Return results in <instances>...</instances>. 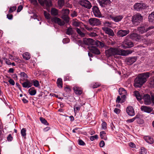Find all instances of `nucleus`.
<instances>
[{
    "label": "nucleus",
    "mask_w": 154,
    "mask_h": 154,
    "mask_svg": "<svg viewBox=\"0 0 154 154\" xmlns=\"http://www.w3.org/2000/svg\"><path fill=\"white\" fill-rule=\"evenodd\" d=\"M79 144L80 145L84 146L85 145L84 142L81 139L78 140Z\"/></svg>",
    "instance_id": "nucleus-50"
},
{
    "label": "nucleus",
    "mask_w": 154,
    "mask_h": 154,
    "mask_svg": "<svg viewBox=\"0 0 154 154\" xmlns=\"http://www.w3.org/2000/svg\"><path fill=\"white\" fill-rule=\"evenodd\" d=\"M51 13L52 16H57L59 14V10L55 8H52L51 9Z\"/></svg>",
    "instance_id": "nucleus-24"
},
{
    "label": "nucleus",
    "mask_w": 154,
    "mask_h": 154,
    "mask_svg": "<svg viewBox=\"0 0 154 154\" xmlns=\"http://www.w3.org/2000/svg\"><path fill=\"white\" fill-rule=\"evenodd\" d=\"M20 75L21 77H23L26 79L27 78V75L24 72H21L20 73Z\"/></svg>",
    "instance_id": "nucleus-49"
},
{
    "label": "nucleus",
    "mask_w": 154,
    "mask_h": 154,
    "mask_svg": "<svg viewBox=\"0 0 154 154\" xmlns=\"http://www.w3.org/2000/svg\"><path fill=\"white\" fill-rule=\"evenodd\" d=\"M135 96L138 100H140L142 98L138 91H135Z\"/></svg>",
    "instance_id": "nucleus-40"
},
{
    "label": "nucleus",
    "mask_w": 154,
    "mask_h": 154,
    "mask_svg": "<svg viewBox=\"0 0 154 154\" xmlns=\"http://www.w3.org/2000/svg\"><path fill=\"white\" fill-rule=\"evenodd\" d=\"M71 15L72 17H74L77 16V13L75 11H74L71 13Z\"/></svg>",
    "instance_id": "nucleus-54"
},
{
    "label": "nucleus",
    "mask_w": 154,
    "mask_h": 154,
    "mask_svg": "<svg viewBox=\"0 0 154 154\" xmlns=\"http://www.w3.org/2000/svg\"><path fill=\"white\" fill-rule=\"evenodd\" d=\"M102 29L106 34L110 36H113L114 35L113 31L110 28L108 27H103Z\"/></svg>",
    "instance_id": "nucleus-16"
},
{
    "label": "nucleus",
    "mask_w": 154,
    "mask_h": 154,
    "mask_svg": "<svg viewBox=\"0 0 154 154\" xmlns=\"http://www.w3.org/2000/svg\"><path fill=\"white\" fill-rule=\"evenodd\" d=\"M44 5H41L42 6H44L45 5L46 9L48 10V8L52 6L51 2L50 0H44L43 2Z\"/></svg>",
    "instance_id": "nucleus-23"
},
{
    "label": "nucleus",
    "mask_w": 154,
    "mask_h": 154,
    "mask_svg": "<svg viewBox=\"0 0 154 154\" xmlns=\"http://www.w3.org/2000/svg\"><path fill=\"white\" fill-rule=\"evenodd\" d=\"M148 19L149 22L154 23V12H152L149 15Z\"/></svg>",
    "instance_id": "nucleus-32"
},
{
    "label": "nucleus",
    "mask_w": 154,
    "mask_h": 154,
    "mask_svg": "<svg viewBox=\"0 0 154 154\" xmlns=\"http://www.w3.org/2000/svg\"><path fill=\"white\" fill-rule=\"evenodd\" d=\"M135 120V118H132V119L127 120V122H128L129 123H131V122H133Z\"/></svg>",
    "instance_id": "nucleus-62"
},
{
    "label": "nucleus",
    "mask_w": 154,
    "mask_h": 154,
    "mask_svg": "<svg viewBox=\"0 0 154 154\" xmlns=\"http://www.w3.org/2000/svg\"><path fill=\"white\" fill-rule=\"evenodd\" d=\"M106 133L104 131H101L100 133V136L102 139L106 140L105 138Z\"/></svg>",
    "instance_id": "nucleus-41"
},
{
    "label": "nucleus",
    "mask_w": 154,
    "mask_h": 154,
    "mask_svg": "<svg viewBox=\"0 0 154 154\" xmlns=\"http://www.w3.org/2000/svg\"><path fill=\"white\" fill-rule=\"evenodd\" d=\"M13 139V138L11 134L9 135L7 137V139L8 141H11Z\"/></svg>",
    "instance_id": "nucleus-60"
},
{
    "label": "nucleus",
    "mask_w": 154,
    "mask_h": 154,
    "mask_svg": "<svg viewBox=\"0 0 154 154\" xmlns=\"http://www.w3.org/2000/svg\"><path fill=\"white\" fill-rule=\"evenodd\" d=\"M143 99L144 100V103L146 105H149L151 103V100L150 95L146 94L144 95Z\"/></svg>",
    "instance_id": "nucleus-11"
},
{
    "label": "nucleus",
    "mask_w": 154,
    "mask_h": 154,
    "mask_svg": "<svg viewBox=\"0 0 154 154\" xmlns=\"http://www.w3.org/2000/svg\"><path fill=\"white\" fill-rule=\"evenodd\" d=\"M23 87L24 88H29L31 87L32 85V83L27 79L26 81L22 83Z\"/></svg>",
    "instance_id": "nucleus-22"
},
{
    "label": "nucleus",
    "mask_w": 154,
    "mask_h": 154,
    "mask_svg": "<svg viewBox=\"0 0 154 154\" xmlns=\"http://www.w3.org/2000/svg\"><path fill=\"white\" fill-rule=\"evenodd\" d=\"M26 129L25 128H23L21 131V134L22 136L25 138L26 137H25L26 135Z\"/></svg>",
    "instance_id": "nucleus-43"
},
{
    "label": "nucleus",
    "mask_w": 154,
    "mask_h": 154,
    "mask_svg": "<svg viewBox=\"0 0 154 154\" xmlns=\"http://www.w3.org/2000/svg\"><path fill=\"white\" fill-rule=\"evenodd\" d=\"M129 32L130 31L129 30H120L117 32V34L118 36L123 37L127 35Z\"/></svg>",
    "instance_id": "nucleus-15"
},
{
    "label": "nucleus",
    "mask_w": 154,
    "mask_h": 154,
    "mask_svg": "<svg viewBox=\"0 0 154 154\" xmlns=\"http://www.w3.org/2000/svg\"><path fill=\"white\" fill-rule=\"evenodd\" d=\"M83 42L84 43L85 45L89 46L93 45L94 43H95V42L93 39L90 38L85 39L83 41Z\"/></svg>",
    "instance_id": "nucleus-20"
},
{
    "label": "nucleus",
    "mask_w": 154,
    "mask_h": 154,
    "mask_svg": "<svg viewBox=\"0 0 154 154\" xmlns=\"http://www.w3.org/2000/svg\"><path fill=\"white\" fill-rule=\"evenodd\" d=\"M137 60L136 57H129L127 58L126 60L127 63L128 65H131L135 62Z\"/></svg>",
    "instance_id": "nucleus-21"
},
{
    "label": "nucleus",
    "mask_w": 154,
    "mask_h": 154,
    "mask_svg": "<svg viewBox=\"0 0 154 154\" xmlns=\"http://www.w3.org/2000/svg\"><path fill=\"white\" fill-rule=\"evenodd\" d=\"M149 35V32L146 33L145 35H139L138 40H140L144 42H146L147 41L146 38Z\"/></svg>",
    "instance_id": "nucleus-27"
},
{
    "label": "nucleus",
    "mask_w": 154,
    "mask_h": 154,
    "mask_svg": "<svg viewBox=\"0 0 154 154\" xmlns=\"http://www.w3.org/2000/svg\"><path fill=\"white\" fill-rule=\"evenodd\" d=\"M120 53L119 55L122 56H127L129 54H131L132 53L133 51L132 50H124L123 49H120Z\"/></svg>",
    "instance_id": "nucleus-13"
},
{
    "label": "nucleus",
    "mask_w": 154,
    "mask_h": 154,
    "mask_svg": "<svg viewBox=\"0 0 154 154\" xmlns=\"http://www.w3.org/2000/svg\"><path fill=\"white\" fill-rule=\"evenodd\" d=\"M33 85L35 87H38L40 86V85L39 83V82L38 81L35 80H33Z\"/></svg>",
    "instance_id": "nucleus-44"
},
{
    "label": "nucleus",
    "mask_w": 154,
    "mask_h": 154,
    "mask_svg": "<svg viewBox=\"0 0 154 154\" xmlns=\"http://www.w3.org/2000/svg\"><path fill=\"white\" fill-rule=\"evenodd\" d=\"M122 46L124 48H130L134 46V43L131 41L126 39L124 41Z\"/></svg>",
    "instance_id": "nucleus-6"
},
{
    "label": "nucleus",
    "mask_w": 154,
    "mask_h": 154,
    "mask_svg": "<svg viewBox=\"0 0 154 154\" xmlns=\"http://www.w3.org/2000/svg\"><path fill=\"white\" fill-rule=\"evenodd\" d=\"M9 83L12 85H14L15 84V82L13 80L10 79L8 81Z\"/></svg>",
    "instance_id": "nucleus-55"
},
{
    "label": "nucleus",
    "mask_w": 154,
    "mask_h": 154,
    "mask_svg": "<svg viewBox=\"0 0 154 154\" xmlns=\"http://www.w3.org/2000/svg\"><path fill=\"white\" fill-rule=\"evenodd\" d=\"M119 92L120 95L127 94V91L126 90L123 88H120L119 89Z\"/></svg>",
    "instance_id": "nucleus-36"
},
{
    "label": "nucleus",
    "mask_w": 154,
    "mask_h": 154,
    "mask_svg": "<svg viewBox=\"0 0 154 154\" xmlns=\"http://www.w3.org/2000/svg\"><path fill=\"white\" fill-rule=\"evenodd\" d=\"M92 9L94 14L95 17H101V14L98 7L96 6H94Z\"/></svg>",
    "instance_id": "nucleus-12"
},
{
    "label": "nucleus",
    "mask_w": 154,
    "mask_h": 154,
    "mask_svg": "<svg viewBox=\"0 0 154 154\" xmlns=\"http://www.w3.org/2000/svg\"><path fill=\"white\" fill-rule=\"evenodd\" d=\"M109 17L113 20L115 22H118L120 21L123 18V16L122 15H118L114 16L110 15Z\"/></svg>",
    "instance_id": "nucleus-18"
},
{
    "label": "nucleus",
    "mask_w": 154,
    "mask_h": 154,
    "mask_svg": "<svg viewBox=\"0 0 154 154\" xmlns=\"http://www.w3.org/2000/svg\"><path fill=\"white\" fill-rule=\"evenodd\" d=\"M73 33V31L72 28L69 27L67 29L66 32V34L68 35H72Z\"/></svg>",
    "instance_id": "nucleus-37"
},
{
    "label": "nucleus",
    "mask_w": 154,
    "mask_h": 154,
    "mask_svg": "<svg viewBox=\"0 0 154 154\" xmlns=\"http://www.w3.org/2000/svg\"><path fill=\"white\" fill-rule=\"evenodd\" d=\"M58 5L59 7V9H60L64 5V0H58Z\"/></svg>",
    "instance_id": "nucleus-39"
},
{
    "label": "nucleus",
    "mask_w": 154,
    "mask_h": 154,
    "mask_svg": "<svg viewBox=\"0 0 154 154\" xmlns=\"http://www.w3.org/2000/svg\"><path fill=\"white\" fill-rule=\"evenodd\" d=\"M16 9V6H13L10 8L9 12L10 13H12L15 11Z\"/></svg>",
    "instance_id": "nucleus-51"
},
{
    "label": "nucleus",
    "mask_w": 154,
    "mask_h": 154,
    "mask_svg": "<svg viewBox=\"0 0 154 154\" xmlns=\"http://www.w3.org/2000/svg\"><path fill=\"white\" fill-rule=\"evenodd\" d=\"M105 145V143L102 140L100 143V147H103Z\"/></svg>",
    "instance_id": "nucleus-59"
},
{
    "label": "nucleus",
    "mask_w": 154,
    "mask_h": 154,
    "mask_svg": "<svg viewBox=\"0 0 154 154\" xmlns=\"http://www.w3.org/2000/svg\"><path fill=\"white\" fill-rule=\"evenodd\" d=\"M154 28V26H153L148 27V26L147 24L144 23L142 24L140 26L138 27L137 30L139 33L143 34Z\"/></svg>",
    "instance_id": "nucleus-2"
},
{
    "label": "nucleus",
    "mask_w": 154,
    "mask_h": 154,
    "mask_svg": "<svg viewBox=\"0 0 154 154\" xmlns=\"http://www.w3.org/2000/svg\"><path fill=\"white\" fill-rule=\"evenodd\" d=\"M144 139L147 142L150 144L154 142L153 139L149 136H146L144 137Z\"/></svg>",
    "instance_id": "nucleus-29"
},
{
    "label": "nucleus",
    "mask_w": 154,
    "mask_h": 154,
    "mask_svg": "<svg viewBox=\"0 0 154 154\" xmlns=\"http://www.w3.org/2000/svg\"><path fill=\"white\" fill-rule=\"evenodd\" d=\"M44 14L45 18L47 19L50 18L51 16L50 14L46 11H44Z\"/></svg>",
    "instance_id": "nucleus-42"
},
{
    "label": "nucleus",
    "mask_w": 154,
    "mask_h": 154,
    "mask_svg": "<svg viewBox=\"0 0 154 154\" xmlns=\"http://www.w3.org/2000/svg\"><path fill=\"white\" fill-rule=\"evenodd\" d=\"M139 35L137 33H133L130 35L129 37L132 39L138 41Z\"/></svg>",
    "instance_id": "nucleus-26"
},
{
    "label": "nucleus",
    "mask_w": 154,
    "mask_h": 154,
    "mask_svg": "<svg viewBox=\"0 0 154 154\" xmlns=\"http://www.w3.org/2000/svg\"><path fill=\"white\" fill-rule=\"evenodd\" d=\"M140 153L141 154H146L147 153L146 151L143 147H142L141 148Z\"/></svg>",
    "instance_id": "nucleus-45"
},
{
    "label": "nucleus",
    "mask_w": 154,
    "mask_h": 154,
    "mask_svg": "<svg viewBox=\"0 0 154 154\" xmlns=\"http://www.w3.org/2000/svg\"><path fill=\"white\" fill-rule=\"evenodd\" d=\"M120 48H110L106 51V53L109 56L119 55Z\"/></svg>",
    "instance_id": "nucleus-3"
},
{
    "label": "nucleus",
    "mask_w": 154,
    "mask_h": 154,
    "mask_svg": "<svg viewBox=\"0 0 154 154\" xmlns=\"http://www.w3.org/2000/svg\"><path fill=\"white\" fill-rule=\"evenodd\" d=\"M100 85L98 83H95L93 84L92 86V87L93 88H97L100 86Z\"/></svg>",
    "instance_id": "nucleus-53"
},
{
    "label": "nucleus",
    "mask_w": 154,
    "mask_h": 154,
    "mask_svg": "<svg viewBox=\"0 0 154 154\" xmlns=\"http://www.w3.org/2000/svg\"><path fill=\"white\" fill-rule=\"evenodd\" d=\"M40 120L44 124L47 125H48V123L47 121L44 118L42 117L40 118Z\"/></svg>",
    "instance_id": "nucleus-46"
},
{
    "label": "nucleus",
    "mask_w": 154,
    "mask_h": 154,
    "mask_svg": "<svg viewBox=\"0 0 154 154\" xmlns=\"http://www.w3.org/2000/svg\"><path fill=\"white\" fill-rule=\"evenodd\" d=\"M102 128L103 129H105L106 128V122H103L102 124Z\"/></svg>",
    "instance_id": "nucleus-52"
},
{
    "label": "nucleus",
    "mask_w": 154,
    "mask_h": 154,
    "mask_svg": "<svg viewBox=\"0 0 154 154\" xmlns=\"http://www.w3.org/2000/svg\"><path fill=\"white\" fill-rule=\"evenodd\" d=\"M72 23L73 25L75 26H79L80 24L79 22L76 21H73Z\"/></svg>",
    "instance_id": "nucleus-48"
},
{
    "label": "nucleus",
    "mask_w": 154,
    "mask_h": 154,
    "mask_svg": "<svg viewBox=\"0 0 154 154\" xmlns=\"http://www.w3.org/2000/svg\"><path fill=\"white\" fill-rule=\"evenodd\" d=\"M143 8V4L140 3H136L134 5V9L137 11L141 10Z\"/></svg>",
    "instance_id": "nucleus-25"
},
{
    "label": "nucleus",
    "mask_w": 154,
    "mask_h": 154,
    "mask_svg": "<svg viewBox=\"0 0 154 154\" xmlns=\"http://www.w3.org/2000/svg\"><path fill=\"white\" fill-rule=\"evenodd\" d=\"M126 111L128 114L130 116H133L135 115L133 108L131 106H128L126 108Z\"/></svg>",
    "instance_id": "nucleus-19"
},
{
    "label": "nucleus",
    "mask_w": 154,
    "mask_h": 154,
    "mask_svg": "<svg viewBox=\"0 0 154 154\" xmlns=\"http://www.w3.org/2000/svg\"><path fill=\"white\" fill-rule=\"evenodd\" d=\"M88 22L92 26H97L101 24L99 19L94 18L89 19Z\"/></svg>",
    "instance_id": "nucleus-8"
},
{
    "label": "nucleus",
    "mask_w": 154,
    "mask_h": 154,
    "mask_svg": "<svg viewBox=\"0 0 154 154\" xmlns=\"http://www.w3.org/2000/svg\"><path fill=\"white\" fill-rule=\"evenodd\" d=\"M129 145L131 147H134L135 146V144L132 142L129 143Z\"/></svg>",
    "instance_id": "nucleus-64"
},
{
    "label": "nucleus",
    "mask_w": 154,
    "mask_h": 154,
    "mask_svg": "<svg viewBox=\"0 0 154 154\" xmlns=\"http://www.w3.org/2000/svg\"><path fill=\"white\" fill-rule=\"evenodd\" d=\"M114 112L116 114H118L120 112V110L118 109L115 108L114 109Z\"/></svg>",
    "instance_id": "nucleus-63"
},
{
    "label": "nucleus",
    "mask_w": 154,
    "mask_h": 154,
    "mask_svg": "<svg viewBox=\"0 0 154 154\" xmlns=\"http://www.w3.org/2000/svg\"><path fill=\"white\" fill-rule=\"evenodd\" d=\"M151 97V103H152L154 104V94H152Z\"/></svg>",
    "instance_id": "nucleus-57"
},
{
    "label": "nucleus",
    "mask_w": 154,
    "mask_h": 154,
    "mask_svg": "<svg viewBox=\"0 0 154 154\" xmlns=\"http://www.w3.org/2000/svg\"><path fill=\"white\" fill-rule=\"evenodd\" d=\"M140 115L139 114H137L136 115V116L134 117L135 118V120L136 119H137V122H138V121H139L140 119Z\"/></svg>",
    "instance_id": "nucleus-56"
},
{
    "label": "nucleus",
    "mask_w": 154,
    "mask_h": 154,
    "mask_svg": "<svg viewBox=\"0 0 154 154\" xmlns=\"http://www.w3.org/2000/svg\"><path fill=\"white\" fill-rule=\"evenodd\" d=\"M51 21L55 23H57L60 26H63L65 24V22L64 21L62 20L60 18L54 17L51 18Z\"/></svg>",
    "instance_id": "nucleus-10"
},
{
    "label": "nucleus",
    "mask_w": 154,
    "mask_h": 154,
    "mask_svg": "<svg viewBox=\"0 0 154 154\" xmlns=\"http://www.w3.org/2000/svg\"><path fill=\"white\" fill-rule=\"evenodd\" d=\"M76 32L81 37H84L85 36V34L82 32L80 29L76 28Z\"/></svg>",
    "instance_id": "nucleus-38"
},
{
    "label": "nucleus",
    "mask_w": 154,
    "mask_h": 154,
    "mask_svg": "<svg viewBox=\"0 0 154 154\" xmlns=\"http://www.w3.org/2000/svg\"><path fill=\"white\" fill-rule=\"evenodd\" d=\"M79 4L88 9H90L92 7L91 3L88 0H81L79 2Z\"/></svg>",
    "instance_id": "nucleus-7"
},
{
    "label": "nucleus",
    "mask_w": 154,
    "mask_h": 154,
    "mask_svg": "<svg viewBox=\"0 0 154 154\" xmlns=\"http://www.w3.org/2000/svg\"><path fill=\"white\" fill-rule=\"evenodd\" d=\"M23 9V6L20 5L17 8V12H20Z\"/></svg>",
    "instance_id": "nucleus-61"
},
{
    "label": "nucleus",
    "mask_w": 154,
    "mask_h": 154,
    "mask_svg": "<svg viewBox=\"0 0 154 154\" xmlns=\"http://www.w3.org/2000/svg\"><path fill=\"white\" fill-rule=\"evenodd\" d=\"M22 56L23 58L26 60H29L30 58V55L29 53L27 52L23 53Z\"/></svg>",
    "instance_id": "nucleus-34"
},
{
    "label": "nucleus",
    "mask_w": 154,
    "mask_h": 154,
    "mask_svg": "<svg viewBox=\"0 0 154 154\" xmlns=\"http://www.w3.org/2000/svg\"><path fill=\"white\" fill-rule=\"evenodd\" d=\"M100 6L102 8H106L110 4V0H98Z\"/></svg>",
    "instance_id": "nucleus-9"
},
{
    "label": "nucleus",
    "mask_w": 154,
    "mask_h": 154,
    "mask_svg": "<svg viewBox=\"0 0 154 154\" xmlns=\"http://www.w3.org/2000/svg\"><path fill=\"white\" fill-rule=\"evenodd\" d=\"M73 88L75 93L77 94L80 95L82 93V91L78 87L75 86Z\"/></svg>",
    "instance_id": "nucleus-28"
},
{
    "label": "nucleus",
    "mask_w": 154,
    "mask_h": 154,
    "mask_svg": "<svg viewBox=\"0 0 154 154\" xmlns=\"http://www.w3.org/2000/svg\"><path fill=\"white\" fill-rule=\"evenodd\" d=\"M7 17L9 20H12L13 18V15L11 14H8L7 15Z\"/></svg>",
    "instance_id": "nucleus-58"
},
{
    "label": "nucleus",
    "mask_w": 154,
    "mask_h": 154,
    "mask_svg": "<svg viewBox=\"0 0 154 154\" xmlns=\"http://www.w3.org/2000/svg\"><path fill=\"white\" fill-rule=\"evenodd\" d=\"M98 136L97 135L91 136L90 137V139L91 141H93L96 139H97Z\"/></svg>",
    "instance_id": "nucleus-47"
},
{
    "label": "nucleus",
    "mask_w": 154,
    "mask_h": 154,
    "mask_svg": "<svg viewBox=\"0 0 154 154\" xmlns=\"http://www.w3.org/2000/svg\"><path fill=\"white\" fill-rule=\"evenodd\" d=\"M82 106V105L81 104H79L77 103L74 105V110L75 113L78 112Z\"/></svg>",
    "instance_id": "nucleus-30"
},
{
    "label": "nucleus",
    "mask_w": 154,
    "mask_h": 154,
    "mask_svg": "<svg viewBox=\"0 0 154 154\" xmlns=\"http://www.w3.org/2000/svg\"><path fill=\"white\" fill-rule=\"evenodd\" d=\"M62 16L61 18L64 20L66 23L69 21V18L68 16L69 13V10L68 9H63L61 11Z\"/></svg>",
    "instance_id": "nucleus-4"
},
{
    "label": "nucleus",
    "mask_w": 154,
    "mask_h": 154,
    "mask_svg": "<svg viewBox=\"0 0 154 154\" xmlns=\"http://www.w3.org/2000/svg\"><path fill=\"white\" fill-rule=\"evenodd\" d=\"M141 110L145 112L150 113L152 111L153 109L152 107L146 106H142L140 107Z\"/></svg>",
    "instance_id": "nucleus-14"
},
{
    "label": "nucleus",
    "mask_w": 154,
    "mask_h": 154,
    "mask_svg": "<svg viewBox=\"0 0 154 154\" xmlns=\"http://www.w3.org/2000/svg\"><path fill=\"white\" fill-rule=\"evenodd\" d=\"M57 86L59 88H62L63 87V83L62 79L61 78H58L57 81Z\"/></svg>",
    "instance_id": "nucleus-35"
},
{
    "label": "nucleus",
    "mask_w": 154,
    "mask_h": 154,
    "mask_svg": "<svg viewBox=\"0 0 154 154\" xmlns=\"http://www.w3.org/2000/svg\"><path fill=\"white\" fill-rule=\"evenodd\" d=\"M89 49L91 52L95 54L99 55L100 53L99 50L95 46L89 47Z\"/></svg>",
    "instance_id": "nucleus-17"
},
{
    "label": "nucleus",
    "mask_w": 154,
    "mask_h": 154,
    "mask_svg": "<svg viewBox=\"0 0 154 154\" xmlns=\"http://www.w3.org/2000/svg\"><path fill=\"white\" fill-rule=\"evenodd\" d=\"M29 94L32 96L34 95L36 93V90L34 87L30 88L28 90Z\"/></svg>",
    "instance_id": "nucleus-33"
},
{
    "label": "nucleus",
    "mask_w": 154,
    "mask_h": 154,
    "mask_svg": "<svg viewBox=\"0 0 154 154\" xmlns=\"http://www.w3.org/2000/svg\"><path fill=\"white\" fill-rule=\"evenodd\" d=\"M151 73L150 72H146L139 75L134 80V87L136 88L141 87L146 81V79L149 77Z\"/></svg>",
    "instance_id": "nucleus-1"
},
{
    "label": "nucleus",
    "mask_w": 154,
    "mask_h": 154,
    "mask_svg": "<svg viewBox=\"0 0 154 154\" xmlns=\"http://www.w3.org/2000/svg\"><path fill=\"white\" fill-rule=\"evenodd\" d=\"M143 19V17L141 15L137 14H135L133 17L132 21L133 24H138V23L142 21Z\"/></svg>",
    "instance_id": "nucleus-5"
},
{
    "label": "nucleus",
    "mask_w": 154,
    "mask_h": 154,
    "mask_svg": "<svg viewBox=\"0 0 154 154\" xmlns=\"http://www.w3.org/2000/svg\"><path fill=\"white\" fill-rule=\"evenodd\" d=\"M95 44L97 46H99L100 48H104L106 46V44L103 42L97 41L95 42Z\"/></svg>",
    "instance_id": "nucleus-31"
}]
</instances>
